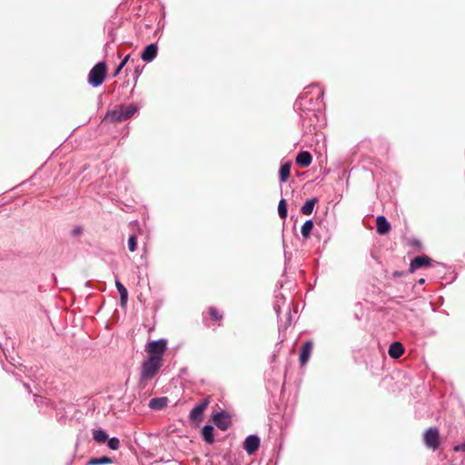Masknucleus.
Here are the masks:
<instances>
[{
	"mask_svg": "<svg viewBox=\"0 0 465 465\" xmlns=\"http://www.w3.org/2000/svg\"><path fill=\"white\" fill-rule=\"evenodd\" d=\"M163 366V361L156 357H146L142 363L139 384L145 387L147 382L153 379Z\"/></svg>",
	"mask_w": 465,
	"mask_h": 465,
	"instance_id": "1",
	"label": "nucleus"
},
{
	"mask_svg": "<svg viewBox=\"0 0 465 465\" xmlns=\"http://www.w3.org/2000/svg\"><path fill=\"white\" fill-rule=\"evenodd\" d=\"M83 229L80 226H76L73 229L72 233L75 236L82 233Z\"/></svg>",
	"mask_w": 465,
	"mask_h": 465,
	"instance_id": "30",
	"label": "nucleus"
},
{
	"mask_svg": "<svg viewBox=\"0 0 465 465\" xmlns=\"http://www.w3.org/2000/svg\"><path fill=\"white\" fill-rule=\"evenodd\" d=\"M287 213H288L287 203H286V201L284 199H281L280 202H279V204H278V213H279V216L282 219H285L287 217Z\"/></svg>",
	"mask_w": 465,
	"mask_h": 465,
	"instance_id": "23",
	"label": "nucleus"
},
{
	"mask_svg": "<svg viewBox=\"0 0 465 465\" xmlns=\"http://www.w3.org/2000/svg\"><path fill=\"white\" fill-rule=\"evenodd\" d=\"M313 343L312 341H307L301 349V355H300V362L301 365L303 366L307 363L308 360L310 359L312 351Z\"/></svg>",
	"mask_w": 465,
	"mask_h": 465,
	"instance_id": "11",
	"label": "nucleus"
},
{
	"mask_svg": "<svg viewBox=\"0 0 465 465\" xmlns=\"http://www.w3.org/2000/svg\"><path fill=\"white\" fill-rule=\"evenodd\" d=\"M430 263V259L427 256H416L413 260H411L410 264V272H413L416 270L429 266Z\"/></svg>",
	"mask_w": 465,
	"mask_h": 465,
	"instance_id": "9",
	"label": "nucleus"
},
{
	"mask_svg": "<svg viewBox=\"0 0 465 465\" xmlns=\"http://www.w3.org/2000/svg\"><path fill=\"white\" fill-rule=\"evenodd\" d=\"M106 119L110 120L111 122H122L124 121V106H119L110 112L106 114Z\"/></svg>",
	"mask_w": 465,
	"mask_h": 465,
	"instance_id": "12",
	"label": "nucleus"
},
{
	"mask_svg": "<svg viewBox=\"0 0 465 465\" xmlns=\"http://www.w3.org/2000/svg\"><path fill=\"white\" fill-rule=\"evenodd\" d=\"M213 421L222 430H226L231 425V417L222 411L213 415Z\"/></svg>",
	"mask_w": 465,
	"mask_h": 465,
	"instance_id": "6",
	"label": "nucleus"
},
{
	"mask_svg": "<svg viewBox=\"0 0 465 465\" xmlns=\"http://www.w3.org/2000/svg\"><path fill=\"white\" fill-rule=\"evenodd\" d=\"M317 203L316 198L310 199L302 206L301 212L304 215H310L312 213L315 203Z\"/></svg>",
	"mask_w": 465,
	"mask_h": 465,
	"instance_id": "17",
	"label": "nucleus"
},
{
	"mask_svg": "<svg viewBox=\"0 0 465 465\" xmlns=\"http://www.w3.org/2000/svg\"><path fill=\"white\" fill-rule=\"evenodd\" d=\"M124 119L127 120V119L131 118L138 111V106L134 104H131L126 107L124 106Z\"/></svg>",
	"mask_w": 465,
	"mask_h": 465,
	"instance_id": "24",
	"label": "nucleus"
},
{
	"mask_svg": "<svg viewBox=\"0 0 465 465\" xmlns=\"http://www.w3.org/2000/svg\"><path fill=\"white\" fill-rule=\"evenodd\" d=\"M106 71L107 67L104 62L97 63L89 73L88 83L94 87L101 85L104 81Z\"/></svg>",
	"mask_w": 465,
	"mask_h": 465,
	"instance_id": "2",
	"label": "nucleus"
},
{
	"mask_svg": "<svg viewBox=\"0 0 465 465\" xmlns=\"http://www.w3.org/2000/svg\"><path fill=\"white\" fill-rule=\"evenodd\" d=\"M158 47L156 44L148 45L143 51L141 58L146 63L152 62L157 55Z\"/></svg>",
	"mask_w": 465,
	"mask_h": 465,
	"instance_id": "8",
	"label": "nucleus"
},
{
	"mask_svg": "<svg viewBox=\"0 0 465 465\" xmlns=\"http://www.w3.org/2000/svg\"><path fill=\"white\" fill-rule=\"evenodd\" d=\"M453 450L456 451V452L465 451V441L463 443H461V444L455 445L453 447Z\"/></svg>",
	"mask_w": 465,
	"mask_h": 465,
	"instance_id": "29",
	"label": "nucleus"
},
{
	"mask_svg": "<svg viewBox=\"0 0 465 465\" xmlns=\"http://www.w3.org/2000/svg\"><path fill=\"white\" fill-rule=\"evenodd\" d=\"M210 404V401L208 398L203 400L199 403H197L190 411L189 419L194 422L202 421L203 418V412L207 409Z\"/></svg>",
	"mask_w": 465,
	"mask_h": 465,
	"instance_id": "5",
	"label": "nucleus"
},
{
	"mask_svg": "<svg viewBox=\"0 0 465 465\" xmlns=\"http://www.w3.org/2000/svg\"><path fill=\"white\" fill-rule=\"evenodd\" d=\"M168 399L166 397L153 398L149 401V408L152 410H161L167 405Z\"/></svg>",
	"mask_w": 465,
	"mask_h": 465,
	"instance_id": "15",
	"label": "nucleus"
},
{
	"mask_svg": "<svg viewBox=\"0 0 465 465\" xmlns=\"http://www.w3.org/2000/svg\"><path fill=\"white\" fill-rule=\"evenodd\" d=\"M167 350V341L165 339H159L156 341H149L145 346L147 357H156L159 361H163V354Z\"/></svg>",
	"mask_w": 465,
	"mask_h": 465,
	"instance_id": "3",
	"label": "nucleus"
},
{
	"mask_svg": "<svg viewBox=\"0 0 465 465\" xmlns=\"http://www.w3.org/2000/svg\"><path fill=\"white\" fill-rule=\"evenodd\" d=\"M291 174V163H285L280 169V181L284 183L288 180Z\"/></svg>",
	"mask_w": 465,
	"mask_h": 465,
	"instance_id": "21",
	"label": "nucleus"
},
{
	"mask_svg": "<svg viewBox=\"0 0 465 465\" xmlns=\"http://www.w3.org/2000/svg\"><path fill=\"white\" fill-rule=\"evenodd\" d=\"M312 161L311 153L307 151H302L296 156V163L302 167H308Z\"/></svg>",
	"mask_w": 465,
	"mask_h": 465,
	"instance_id": "13",
	"label": "nucleus"
},
{
	"mask_svg": "<svg viewBox=\"0 0 465 465\" xmlns=\"http://www.w3.org/2000/svg\"><path fill=\"white\" fill-rule=\"evenodd\" d=\"M115 286L120 295L121 305H124L128 299L127 289L119 281L115 282Z\"/></svg>",
	"mask_w": 465,
	"mask_h": 465,
	"instance_id": "18",
	"label": "nucleus"
},
{
	"mask_svg": "<svg viewBox=\"0 0 465 465\" xmlns=\"http://www.w3.org/2000/svg\"><path fill=\"white\" fill-rule=\"evenodd\" d=\"M377 232L381 235L387 234L391 231V224L383 215L376 218Z\"/></svg>",
	"mask_w": 465,
	"mask_h": 465,
	"instance_id": "10",
	"label": "nucleus"
},
{
	"mask_svg": "<svg viewBox=\"0 0 465 465\" xmlns=\"http://www.w3.org/2000/svg\"><path fill=\"white\" fill-rule=\"evenodd\" d=\"M404 352V348L401 342L395 341L392 342L390 347L388 353L393 359L400 358Z\"/></svg>",
	"mask_w": 465,
	"mask_h": 465,
	"instance_id": "14",
	"label": "nucleus"
},
{
	"mask_svg": "<svg viewBox=\"0 0 465 465\" xmlns=\"http://www.w3.org/2000/svg\"><path fill=\"white\" fill-rule=\"evenodd\" d=\"M274 309H275V311H276V313L279 315V309H278V306H277V305H275Z\"/></svg>",
	"mask_w": 465,
	"mask_h": 465,
	"instance_id": "32",
	"label": "nucleus"
},
{
	"mask_svg": "<svg viewBox=\"0 0 465 465\" xmlns=\"http://www.w3.org/2000/svg\"><path fill=\"white\" fill-rule=\"evenodd\" d=\"M111 463H113V460L106 456L92 458L87 461V465H106Z\"/></svg>",
	"mask_w": 465,
	"mask_h": 465,
	"instance_id": "20",
	"label": "nucleus"
},
{
	"mask_svg": "<svg viewBox=\"0 0 465 465\" xmlns=\"http://www.w3.org/2000/svg\"><path fill=\"white\" fill-rule=\"evenodd\" d=\"M107 445L108 447L113 450H116L119 449L120 447V440L118 438L116 437H113L111 439L108 438L107 440Z\"/></svg>",
	"mask_w": 465,
	"mask_h": 465,
	"instance_id": "25",
	"label": "nucleus"
},
{
	"mask_svg": "<svg viewBox=\"0 0 465 465\" xmlns=\"http://www.w3.org/2000/svg\"><path fill=\"white\" fill-rule=\"evenodd\" d=\"M136 236L134 234L130 235L128 239V249L130 252H134L136 250Z\"/></svg>",
	"mask_w": 465,
	"mask_h": 465,
	"instance_id": "26",
	"label": "nucleus"
},
{
	"mask_svg": "<svg viewBox=\"0 0 465 465\" xmlns=\"http://www.w3.org/2000/svg\"><path fill=\"white\" fill-rule=\"evenodd\" d=\"M424 282H425V279H423V278H420V280H418L419 284H423Z\"/></svg>",
	"mask_w": 465,
	"mask_h": 465,
	"instance_id": "31",
	"label": "nucleus"
},
{
	"mask_svg": "<svg viewBox=\"0 0 465 465\" xmlns=\"http://www.w3.org/2000/svg\"><path fill=\"white\" fill-rule=\"evenodd\" d=\"M313 228V222L312 220H307L302 226L301 232L303 238L307 239L311 235L312 230Z\"/></svg>",
	"mask_w": 465,
	"mask_h": 465,
	"instance_id": "22",
	"label": "nucleus"
},
{
	"mask_svg": "<svg viewBox=\"0 0 465 465\" xmlns=\"http://www.w3.org/2000/svg\"><path fill=\"white\" fill-rule=\"evenodd\" d=\"M130 58V54H127L124 60L120 63V64L117 66V68L115 69L114 73V76H117L120 72L122 71V69L124 68V66L126 64V63L128 62Z\"/></svg>",
	"mask_w": 465,
	"mask_h": 465,
	"instance_id": "28",
	"label": "nucleus"
},
{
	"mask_svg": "<svg viewBox=\"0 0 465 465\" xmlns=\"http://www.w3.org/2000/svg\"><path fill=\"white\" fill-rule=\"evenodd\" d=\"M424 444L427 448L435 450L440 445V434L437 428H429L424 433Z\"/></svg>",
	"mask_w": 465,
	"mask_h": 465,
	"instance_id": "4",
	"label": "nucleus"
},
{
	"mask_svg": "<svg viewBox=\"0 0 465 465\" xmlns=\"http://www.w3.org/2000/svg\"><path fill=\"white\" fill-rule=\"evenodd\" d=\"M259 447L260 438L257 435H249L243 442V449L249 455H252L257 451Z\"/></svg>",
	"mask_w": 465,
	"mask_h": 465,
	"instance_id": "7",
	"label": "nucleus"
},
{
	"mask_svg": "<svg viewBox=\"0 0 465 465\" xmlns=\"http://www.w3.org/2000/svg\"><path fill=\"white\" fill-rule=\"evenodd\" d=\"M201 433L203 440L206 443L213 444L214 442L213 427L212 425L203 426Z\"/></svg>",
	"mask_w": 465,
	"mask_h": 465,
	"instance_id": "16",
	"label": "nucleus"
},
{
	"mask_svg": "<svg viewBox=\"0 0 465 465\" xmlns=\"http://www.w3.org/2000/svg\"><path fill=\"white\" fill-rule=\"evenodd\" d=\"M93 438L97 443H104L107 441L109 436L104 430L98 429L94 430Z\"/></svg>",
	"mask_w": 465,
	"mask_h": 465,
	"instance_id": "19",
	"label": "nucleus"
},
{
	"mask_svg": "<svg viewBox=\"0 0 465 465\" xmlns=\"http://www.w3.org/2000/svg\"><path fill=\"white\" fill-rule=\"evenodd\" d=\"M209 312H210V316L213 320L214 321H219L223 318L222 314L219 312V311L214 308V307H211L209 309Z\"/></svg>",
	"mask_w": 465,
	"mask_h": 465,
	"instance_id": "27",
	"label": "nucleus"
}]
</instances>
